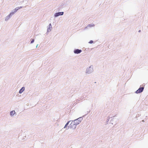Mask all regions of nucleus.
Instances as JSON below:
<instances>
[{"label":"nucleus","mask_w":148,"mask_h":148,"mask_svg":"<svg viewBox=\"0 0 148 148\" xmlns=\"http://www.w3.org/2000/svg\"><path fill=\"white\" fill-rule=\"evenodd\" d=\"M76 126V122L74 121L72 122L69 125V127L70 128L74 129H75Z\"/></svg>","instance_id":"obj_1"},{"label":"nucleus","mask_w":148,"mask_h":148,"mask_svg":"<svg viewBox=\"0 0 148 148\" xmlns=\"http://www.w3.org/2000/svg\"><path fill=\"white\" fill-rule=\"evenodd\" d=\"M82 52V50H79L78 49H76L74 50V53H75L78 54Z\"/></svg>","instance_id":"obj_4"},{"label":"nucleus","mask_w":148,"mask_h":148,"mask_svg":"<svg viewBox=\"0 0 148 148\" xmlns=\"http://www.w3.org/2000/svg\"><path fill=\"white\" fill-rule=\"evenodd\" d=\"M34 42V40L33 39L31 41V43H33Z\"/></svg>","instance_id":"obj_11"},{"label":"nucleus","mask_w":148,"mask_h":148,"mask_svg":"<svg viewBox=\"0 0 148 148\" xmlns=\"http://www.w3.org/2000/svg\"><path fill=\"white\" fill-rule=\"evenodd\" d=\"M93 25H92V26H94V25L93 24Z\"/></svg>","instance_id":"obj_12"},{"label":"nucleus","mask_w":148,"mask_h":148,"mask_svg":"<svg viewBox=\"0 0 148 148\" xmlns=\"http://www.w3.org/2000/svg\"><path fill=\"white\" fill-rule=\"evenodd\" d=\"M144 87H141L139 88L136 92V93H138L142 92L143 90Z\"/></svg>","instance_id":"obj_2"},{"label":"nucleus","mask_w":148,"mask_h":148,"mask_svg":"<svg viewBox=\"0 0 148 148\" xmlns=\"http://www.w3.org/2000/svg\"><path fill=\"white\" fill-rule=\"evenodd\" d=\"M25 90V88L24 87H22V88L19 91V93H22Z\"/></svg>","instance_id":"obj_5"},{"label":"nucleus","mask_w":148,"mask_h":148,"mask_svg":"<svg viewBox=\"0 0 148 148\" xmlns=\"http://www.w3.org/2000/svg\"><path fill=\"white\" fill-rule=\"evenodd\" d=\"M63 13H64L63 12L56 13L55 14V17H57L60 15H62Z\"/></svg>","instance_id":"obj_3"},{"label":"nucleus","mask_w":148,"mask_h":148,"mask_svg":"<svg viewBox=\"0 0 148 148\" xmlns=\"http://www.w3.org/2000/svg\"><path fill=\"white\" fill-rule=\"evenodd\" d=\"M15 113V112L14 110L11 111L10 112V114L11 115H13Z\"/></svg>","instance_id":"obj_7"},{"label":"nucleus","mask_w":148,"mask_h":148,"mask_svg":"<svg viewBox=\"0 0 148 148\" xmlns=\"http://www.w3.org/2000/svg\"><path fill=\"white\" fill-rule=\"evenodd\" d=\"M51 30V28H50V27L49 28H48L47 29V31L48 32H50Z\"/></svg>","instance_id":"obj_8"},{"label":"nucleus","mask_w":148,"mask_h":148,"mask_svg":"<svg viewBox=\"0 0 148 148\" xmlns=\"http://www.w3.org/2000/svg\"><path fill=\"white\" fill-rule=\"evenodd\" d=\"M69 122H68L65 125V126L64 128H65L66 127L67 125L69 124Z\"/></svg>","instance_id":"obj_9"},{"label":"nucleus","mask_w":148,"mask_h":148,"mask_svg":"<svg viewBox=\"0 0 148 148\" xmlns=\"http://www.w3.org/2000/svg\"><path fill=\"white\" fill-rule=\"evenodd\" d=\"M93 41L92 40H90L89 42V43L91 44L93 43Z\"/></svg>","instance_id":"obj_10"},{"label":"nucleus","mask_w":148,"mask_h":148,"mask_svg":"<svg viewBox=\"0 0 148 148\" xmlns=\"http://www.w3.org/2000/svg\"><path fill=\"white\" fill-rule=\"evenodd\" d=\"M74 122H76V125H77V124H78L80 123L81 122L80 121H79V119H77L76 120H75Z\"/></svg>","instance_id":"obj_6"},{"label":"nucleus","mask_w":148,"mask_h":148,"mask_svg":"<svg viewBox=\"0 0 148 148\" xmlns=\"http://www.w3.org/2000/svg\"><path fill=\"white\" fill-rule=\"evenodd\" d=\"M49 25H51V24H50Z\"/></svg>","instance_id":"obj_13"}]
</instances>
